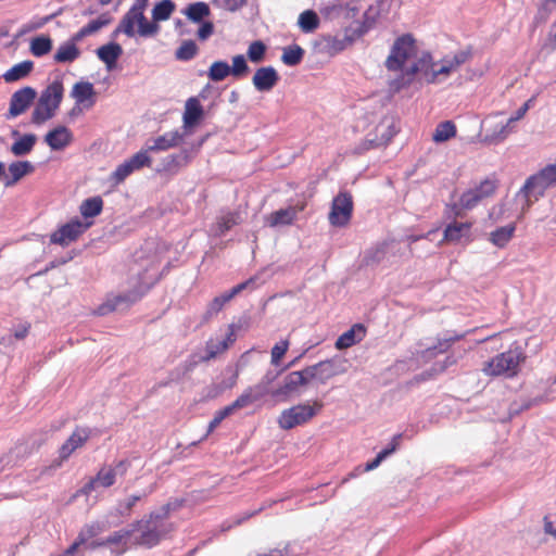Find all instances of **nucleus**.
<instances>
[{"instance_id": "obj_1", "label": "nucleus", "mask_w": 556, "mask_h": 556, "mask_svg": "<svg viewBox=\"0 0 556 556\" xmlns=\"http://www.w3.org/2000/svg\"><path fill=\"white\" fill-rule=\"evenodd\" d=\"M135 533L134 544L152 548L165 540L174 530L175 525L151 511L142 519L132 522Z\"/></svg>"}, {"instance_id": "obj_2", "label": "nucleus", "mask_w": 556, "mask_h": 556, "mask_svg": "<svg viewBox=\"0 0 556 556\" xmlns=\"http://www.w3.org/2000/svg\"><path fill=\"white\" fill-rule=\"evenodd\" d=\"M149 0H135L130 9L125 13L118 26L113 31V36L125 34L127 37L136 35L135 25H138V35L141 37H151L159 33L160 26L147 20L144 10Z\"/></svg>"}, {"instance_id": "obj_3", "label": "nucleus", "mask_w": 556, "mask_h": 556, "mask_svg": "<svg viewBox=\"0 0 556 556\" xmlns=\"http://www.w3.org/2000/svg\"><path fill=\"white\" fill-rule=\"evenodd\" d=\"M434 70L432 55L429 52H425L408 68L402 71L397 77L389 81V90L396 93L409 87L416 79L427 84H434Z\"/></svg>"}, {"instance_id": "obj_4", "label": "nucleus", "mask_w": 556, "mask_h": 556, "mask_svg": "<svg viewBox=\"0 0 556 556\" xmlns=\"http://www.w3.org/2000/svg\"><path fill=\"white\" fill-rule=\"evenodd\" d=\"M157 281V274H149L146 270L142 274H139L137 286L135 289L114 295L112 298H108V300L98 308V313L100 315H105L108 313L125 309L129 305L134 304L138 300H140L148 290Z\"/></svg>"}, {"instance_id": "obj_5", "label": "nucleus", "mask_w": 556, "mask_h": 556, "mask_svg": "<svg viewBox=\"0 0 556 556\" xmlns=\"http://www.w3.org/2000/svg\"><path fill=\"white\" fill-rule=\"evenodd\" d=\"M556 186V164H548L538 173L529 176L523 186L517 192L516 197H522L525 204L522 210H527L531 205V197L538 200L543 197L544 192Z\"/></svg>"}, {"instance_id": "obj_6", "label": "nucleus", "mask_w": 556, "mask_h": 556, "mask_svg": "<svg viewBox=\"0 0 556 556\" xmlns=\"http://www.w3.org/2000/svg\"><path fill=\"white\" fill-rule=\"evenodd\" d=\"M525 356L519 348L509 349L506 352L500 353L496 356L488 361L482 371L486 376H506L513 377L518 372L519 365L523 361Z\"/></svg>"}, {"instance_id": "obj_7", "label": "nucleus", "mask_w": 556, "mask_h": 556, "mask_svg": "<svg viewBox=\"0 0 556 556\" xmlns=\"http://www.w3.org/2000/svg\"><path fill=\"white\" fill-rule=\"evenodd\" d=\"M321 408V404L315 402L314 405L302 403L290 408L283 409L278 417V425L283 430H291L298 426L308 422Z\"/></svg>"}, {"instance_id": "obj_8", "label": "nucleus", "mask_w": 556, "mask_h": 556, "mask_svg": "<svg viewBox=\"0 0 556 556\" xmlns=\"http://www.w3.org/2000/svg\"><path fill=\"white\" fill-rule=\"evenodd\" d=\"M415 40L412 35H402L391 47L389 56L386 60V67L390 72L404 71V64L415 54Z\"/></svg>"}, {"instance_id": "obj_9", "label": "nucleus", "mask_w": 556, "mask_h": 556, "mask_svg": "<svg viewBox=\"0 0 556 556\" xmlns=\"http://www.w3.org/2000/svg\"><path fill=\"white\" fill-rule=\"evenodd\" d=\"M353 213V199L351 193L340 191L331 203L328 219L333 227H344L351 220Z\"/></svg>"}, {"instance_id": "obj_10", "label": "nucleus", "mask_w": 556, "mask_h": 556, "mask_svg": "<svg viewBox=\"0 0 556 556\" xmlns=\"http://www.w3.org/2000/svg\"><path fill=\"white\" fill-rule=\"evenodd\" d=\"M91 225V222L84 223L78 218H74L53 231L50 235V242L61 247H67L70 243L76 241Z\"/></svg>"}, {"instance_id": "obj_11", "label": "nucleus", "mask_w": 556, "mask_h": 556, "mask_svg": "<svg viewBox=\"0 0 556 556\" xmlns=\"http://www.w3.org/2000/svg\"><path fill=\"white\" fill-rule=\"evenodd\" d=\"M258 276H253L249 278L248 280L238 283L233 288H231L229 291L215 296L208 304L206 313H205V319L211 318L213 315H216L218 312H220L226 303H228L231 299H233L236 295L241 293L244 290H254L260 287L258 282Z\"/></svg>"}, {"instance_id": "obj_12", "label": "nucleus", "mask_w": 556, "mask_h": 556, "mask_svg": "<svg viewBox=\"0 0 556 556\" xmlns=\"http://www.w3.org/2000/svg\"><path fill=\"white\" fill-rule=\"evenodd\" d=\"M91 437V429L88 427H76L70 438L60 446L59 458L54 467H60L71 455L85 445Z\"/></svg>"}, {"instance_id": "obj_13", "label": "nucleus", "mask_w": 556, "mask_h": 556, "mask_svg": "<svg viewBox=\"0 0 556 556\" xmlns=\"http://www.w3.org/2000/svg\"><path fill=\"white\" fill-rule=\"evenodd\" d=\"M37 92L33 87L26 86L16 90L10 99V108L7 118H14L27 111L36 99Z\"/></svg>"}, {"instance_id": "obj_14", "label": "nucleus", "mask_w": 556, "mask_h": 556, "mask_svg": "<svg viewBox=\"0 0 556 556\" xmlns=\"http://www.w3.org/2000/svg\"><path fill=\"white\" fill-rule=\"evenodd\" d=\"M129 467V463L125 459L118 460L112 465L103 466L93 477L98 486L108 489L116 482L117 476L123 477Z\"/></svg>"}, {"instance_id": "obj_15", "label": "nucleus", "mask_w": 556, "mask_h": 556, "mask_svg": "<svg viewBox=\"0 0 556 556\" xmlns=\"http://www.w3.org/2000/svg\"><path fill=\"white\" fill-rule=\"evenodd\" d=\"M185 135L179 130L167 131L159 137L151 138L146 142V147L151 152L167 151L172 148L178 147Z\"/></svg>"}, {"instance_id": "obj_16", "label": "nucleus", "mask_w": 556, "mask_h": 556, "mask_svg": "<svg viewBox=\"0 0 556 556\" xmlns=\"http://www.w3.org/2000/svg\"><path fill=\"white\" fill-rule=\"evenodd\" d=\"M63 96V83L61 79H55L41 91L38 101L41 102V105L49 108L55 113L60 108Z\"/></svg>"}, {"instance_id": "obj_17", "label": "nucleus", "mask_w": 556, "mask_h": 556, "mask_svg": "<svg viewBox=\"0 0 556 556\" xmlns=\"http://www.w3.org/2000/svg\"><path fill=\"white\" fill-rule=\"evenodd\" d=\"M278 81L279 74L273 66L257 68L252 78L254 88L260 92L270 91Z\"/></svg>"}, {"instance_id": "obj_18", "label": "nucleus", "mask_w": 556, "mask_h": 556, "mask_svg": "<svg viewBox=\"0 0 556 556\" xmlns=\"http://www.w3.org/2000/svg\"><path fill=\"white\" fill-rule=\"evenodd\" d=\"M305 386L302 374L292 371L288 374L282 383L273 392V399L277 401H286L299 387Z\"/></svg>"}, {"instance_id": "obj_19", "label": "nucleus", "mask_w": 556, "mask_h": 556, "mask_svg": "<svg viewBox=\"0 0 556 556\" xmlns=\"http://www.w3.org/2000/svg\"><path fill=\"white\" fill-rule=\"evenodd\" d=\"M191 161V154L189 150H181L178 153L169 154L165 156L160 164V168L157 172L168 173V174H177L180 168L188 165Z\"/></svg>"}, {"instance_id": "obj_20", "label": "nucleus", "mask_w": 556, "mask_h": 556, "mask_svg": "<svg viewBox=\"0 0 556 556\" xmlns=\"http://www.w3.org/2000/svg\"><path fill=\"white\" fill-rule=\"evenodd\" d=\"M242 215L239 211H223L216 218L213 227L214 235L217 237L224 236L232 227L242 223Z\"/></svg>"}, {"instance_id": "obj_21", "label": "nucleus", "mask_w": 556, "mask_h": 556, "mask_svg": "<svg viewBox=\"0 0 556 556\" xmlns=\"http://www.w3.org/2000/svg\"><path fill=\"white\" fill-rule=\"evenodd\" d=\"M72 140L73 135L65 126H58L45 136L46 143L54 151L63 150Z\"/></svg>"}, {"instance_id": "obj_22", "label": "nucleus", "mask_w": 556, "mask_h": 556, "mask_svg": "<svg viewBox=\"0 0 556 556\" xmlns=\"http://www.w3.org/2000/svg\"><path fill=\"white\" fill-rule=\"evenodd\" d=\"M34 170V165L28 161H16L9 165L8 173L4 172L3 184L5 187L14 186L25 175Z\"/></svg>"}, {"instance_id": "obj_23", "label": "nucleus", "mask_w": 556, "mask_h": 556, "mask_svg": "<svg viewBox=\"0 0 556 556\" xmlns=\"http://www.w3.org/2000/svg\"><path fill=\"white\" fill-rule=\"evenodd\" d=\"M298 213L299 211L295 206L280 208L267 215L265 217V224L271 228L289 226L293 224L298 216Z\"/></svg>"}, {"instance_id": "obj_24", "label": "nucleus", "mask_w": 556, "mask_h": 556, "mask_svg": "<svg viewBox=\"0 0 556 556\" xmlns=\"http://www.w3.org/2000/svg\"><path fill=\"white\" fill-rule=\"evenodd\" d=\"M354 41L353 36L348 33L343 35H327L324 36V49L330 55H336L343 50H345L349 46H351Z\"/></svg>"}, {"instance_id": "obj_25", "label": "nucleus", "mask_w": 556, "mask_h": 556, "mask_svg": "<svg viewBox=\"0 0 556 556\" xmlns=\"http://www.w3.org/2000/svg\"><path fill=\"white\" fill-rule=\"evenodd\" d=\"M366 336V329L362 324L353 325L349 330L344 331L336 341L338 350H344L361 342Z\"/></svg>"}, {"instance_id": "obj_26", "label": "nucleus", "mask_w": 556, "mask_h": 556, "mask_svg": "<svg viewBox=\"0 0 556 556\" xmlns=\"http://www.w3.org/2000/svg\"><path fill=\"white\" fill-rule=\"evenodd\" d=\"M71 96L75 99L77 104H87V106H92L96 103L94 96V87L89 81H78L73 86L71 91Z\"/></svg>"}, {"instance_id": "obj_27", "label": "nucleus", "mask_w": 556, "mask_h": 556, "mask_svg": "<svg viewBox=\"0 0 556 556\" xmlns=\"http://www.w3.org/2000/svg\"><path fill=\"white\" fill-rule=\"evenodd\" d=\"M96 53L97 56L106 65L108 70H112L118 58L123 54V48L116 42H109L99 47Z\"/></svg>"}, {"instance_id": "obj_28", "label": "nucleus", "mask_w": 556, "mask_h": 556, "mask_svg": "<svg viewBox=\"0 0 556 556\" xmlns=\"http://www.w3.org/2000/svg\"><path fill=\"white\" fill-rule=\"evenodd\" d=\"M280 370L269 369L265 372L262 379L253 386V390L256 392V396L263 399L266 395H270L273 397V392H275L276 388H273V383L278 379Z\"/></svg>"}, {"instance_id": "obj_29", "label": "nucleus", "mask_w": 556, "mask_h": 556, "mask_svg": "<svg viewBox=\"0 0 556 556\" xmlns=\"http://www.w3.org/2000/svg\"><path fill=\"white\" fill-rule=\"evenodd\" d=\"M402 437V433L395 434L391 442L384 448H382L371 462H368L365 465L364 471H371L378 468L387 457L392 455L397 450Z\"/></svg>"}, {"instance_id": "obj_30", "label": "nucleus", "mask_w": 556, "mask_h": 556, "mask_svg": "<svg viewBox=\"0 0 556 556\" xmlns=\"http://www.w3.org/2000/svg\"><path fill=\"white\" fill-rule=\"evenodd\" d=\"M464 337L465 334H453L439 339L435 345L427 348L421 352V357L424 359H431L440 353H445L454 342L463 339Z\"/></svg>"}, {"instance_id": "obj_31", "label": "nucleus", "mask_w": 556, "mask_h": 556, "mask_svg": "<svg viewBox=\"0 0 556 556\" xmlns=\"http://www.w3.org/2000/svg\"><path fill=\"white\" fill-rule=\"evenodd\" d=\"M80 55V50L74 42H70L68 40L61 43L53 55V60L55 63H73Z\"/></svg>"}, {"instance_id": "obj_32", "label": "nucleus", "mask_w": 556, "mask_h": 556, "mask_svg": "<svg viewBox=\"0 0 556 556\" xmlns=\"http://www.w3.org/2000/svg\"><path fill=\"white\" fill-rule=\"evenodd\" d=\"M516 225L511 223L491 231L489 239L492 242V244L500 249H503L509 243V241L514 237Z\"/></svg>"}, {"instance_id": "obj_33", "label": "nucleus", "mask_w": 556, "mask_h": 556, "mask_svg": "<svg viewBox=\"0 0 556 556\" xmlns=\"http://www.w3.org/2000/svg\"><path fill=\"white\" fill-rule=\"evenodd\" d=\"M34 68V62L26 60L13 65L3 74V79L7 83L17 81L27 77Z\"/></svg>"}, {"instance_id": "obj_34", "label": "nucleus", "mask_w": 556, "mask_h": 556, "mask_svg": "<svg viewBox=\"0 0 556 556\" xmlns=\"http://www.w3.org/2000/svg\"><path fill=\"white\" fill-rule=\"evenodd\" d=\"M203 109L197 98H190L186 102L185 113H184V127L193 126L202 116Z\"/></svg>"}, {"instance_id": "obj_35", "label": "nucleus", "mask_w": 556, "mask_h": 556, "mask_svg": "<svg viewBox=\"0 0 556 556\" xmlns=\"http://www.w3.org/2000/svg\"><path fill=\"white\" fill-rule=\"evenodd\" d=\"M103 200L101 197H92L84 200L79 206V212L84 218H93L101 214Z\"/></svg>"}, {"instance_id": "obj_36", "label": "nucleus", "mask_w": 556, "mask_h": 556, "mask_svg": "<svg viewBox=\"0 0 556 556\" xmlns=\"http://www.w3.org/2000/svg\"><path fill=\"white\" fill-rule=\"evenodd\" d=\"M184 13L190 21L201 23L211 14V10L207 3L199 1L190 3Z\"/></svg>"}, {"instance_id": "obj_37", "label": "nucleus", "mask_w": 556, "mask_h": 556, "mask_svg": "<svg viewBox=\"0 0 556 556\" xmlns=\"http://www.w3.org/2000/svg\"><path fill=\"white\" fill-rule=\"evenodd\" d=\"M37 137L34 134H26L16 140L12 147L11 152L16 156H22L28 154L35 143H36Z\"/></svg>"}, {"instance_id": "obj_38", "label": "nucleus", "mask_w": 556, "mask_h": 556, "mask_svg": "<svg viewBox=\"0 0 556 556\" xmlns=\"http://www.w3.org/2000/svg\"><path fill=\"white\" fill-rule=\"evenodd\" d=\"M298 25L303 33H313L319 26V17L315 11L306 10L300 14Z\"/></svg>"}, {"instance_id": "obj_39", "label": "nucleus", "mask_w": 556, "mask_h": 556, "mask_svg": "<svg viewBox=\"0 0 556 556\" xmlns=\"http://www.w3.org/2000/svg\"><path fill=\"white\" fill-rule=\"evenodd\" d=\"M52 49V39L49 36H37L30 40V52L36 58L48 54Z\"/></svg>"}, {"instance_id": "obj_40", "label": "nucleus", "mask_w": 556, "mask_h": 556, "mask_svg": "<svg viewBox=\"0 0 556 556\" xmlns=\"http://www.w3.org/2000/svg\"><path fill=\"white\" fill-rule=\"evenodd\" d=\"M456 136V126L452 121H445L438 124L432 135L434 142H444Z\"/></svg>"}, {"instance_id": "obj_41", "label": "nucleus", "mask_w": 556, "mask_h": 556, "mask_svg": "<svg viewBox=\"0 0 556 556\" xmlns=\"http://www.w3.org/2000/svg\"><path fill=\"white\" fill-rule=\"evenodd\" d=\"M174 10L175 3L172 0H161L152 10V22L157 24V22L168 20Z\"/></svg>"}, {"instance_id": "obj_42", "label": "nucleus", "mask_w": 556, "mask_h": 556, "mask_svg": "<svg viewBox=\"0 0 556 556\" xmlns=\"http://www.w3.org/2000/svg\"><path fill=\"white\" fill-rule=\"evenodd\" d=\"M153 489L151 488L149 492L143 494H134L127 497L125 501H121L117 503L115 507L116 515L121 517H128L130 516L131 509L134 506L139 502L141 498L146 497L148 494L152 493Z\"/></svg>"}, {"instance_id": "obj_43", "label": "nucleus", "mask_w": 556, "mask_h": 556, "mask_svg": "<svg viewBox=\"0 0 556 556\" xmlns=\"http://www.w3.org/2000/svg\"><path fill=\"white\" fill-rule=\"evenodd\" d=\"M304 50L298 45H292L283 49L281 61L287 66H295L302 62Z\"/></svg>"}, {"instance_id": "obj_44", "label": "nucleus", "mask_w": 556, "mask_h": 556, "mask_svg": "<svg viewBox=\"0 0 556 556\" xmlns=\"http://www.w3.org/2000/svg\"><path fill=\"white\" fill-rule=\"evenodd\" d=\"M135 170L132 165L128 160H125L121 163L110 175L109 181L114 186H118L125 181L127 177H129Z\"/></svg>"}, {"instance_id": "obj_45", "label": "nucleus", "mask_w": 556, "mask_h": 556, "mask_svg": "<svg viewBox=\"0 0 556 556\" xmlns=\"http://www.w3.org/2000/svg\"><path fill=\"white\" fill-rule=\"evenodd\" d=\"M470 229V225L467 223H452L446 226L444 230V239L447 241L457 242L462 237L467 233Z\"/></svg>"}, {"instance_id": "obj_46", "label": "nucleus", "mask_w": 556, "mask_h": 556, "mask_svg": "<svg viewBox=\"0 0 556 556\" xmlns=\"http://www.w3.org/2000/svg\"><path fill=\"white\" fill-rule=\"evenodd\" d=\"M229 75H231L230 65L226 61L214 62L207 72V76L212 81L224 80Z\"/></svg>"}, {"instance_id": "obj_47", "label": "nucleus", "mask_w": 556, "mask_h": 556, "mask_svg": "<svg viewBox=\"0 0 556 556\" xmlns=\"http://www.w3.org/2000/svg\"><path fill=\"white\" fill-rule=\"evenodd\" d=\"M316 380L320 383H326L329 379L337 375L332 361H321L315 364Z\"/></svg>"}, {"instance_id": "obj_48", "label": "nucleus", "mask_w": 556, "mask_h": 556, "mask_svg": "<svg viewBox=\"0 0 556 556\" xmlns=\"http://www.w3.org/2000/svg\"><path fill=\"white\" fill-rule=\"evenodd\" d=\"M199 48L193 40H185L175 51L178 61H190L198 54Z\"/></svg>"}, {"instance_id": "obj_49", "label": "nucleus", "mask_w": 556, "mask_h": 556, "mask_svg": "<svg viewBox=\"0 0 556 556\" xmlns=\"http://www.w3.org/2000/svg\"><path fill=\"white\" fill-rule=\"evenodd\" d=\"M135 531L132 528V523L128 529H121L118 531L113 532L111 535L105 538V543L108 545H126L127 541L135 536Z\"/></svg>"}, {"instance_id": "obj_50", "label": "nucleus", "mask_w": 556, "mask_h": 556, "mask_svg": "<svg viewBox=\"0 0 556 556\" xmlns=\"http://www.w3.org/2000/svg\"><path fill=\"white\" fill-rule=\"evenodd\" d=\"M150 151L144 146L140 151L135 153L131 157L127 159L135 170H139L143 167H150L152 164V159L150 157Z\"/></svg>"}, {"instance_id": "obj_51", "label": "nucleus", "mask_w": 556, "mask_h": 556, "mask_svg": "<svg viewBox=\"0 0 556 556\" xmlns=\"http://www.w3.org/2000/svg\"><path fill=\"white\" fill-rule=\"evenodd\" d=\"M150 151L144 146L140 151L135 153L131 157L127 159L135 170H139L143 167H150L152 164V159L150 157Z\"/></svg>"}, {"instance_id": "obj_52", "label": "nucleus", "mask_w": 556, "mask_h": 556, "mask_svg": "<svg viewBox=\"0 0 556 556\" xmlns=\"http://www.w3.org/2000/svg\"><path fill=\"white\" fill-rule=\"evenodd\" d=\"M471 189L477 195H479L480 201H482L495 193L497 189V181L495 179L486 178Z\"/></svg>"}, {"instance_id": "obj_53", "label": "nucleus", "mask_w": 556, "mask_h": 556, "mask_svg": "<svg viewBox=\"0 0 556 556\" xmlns=\"http://www.w3.org/2000/svg\"><path fill=\"white\" fill-rule=\"evenodd\" d=\"M113 22V16L110 12H104L100 14L96 20L90 21L88 24H86L84 27L88 35H92L100 30L103 27H106Z\"/></svg>"}, {"instance_id": "obj_54", "label": "nucleus", "mask_w": 556, "mask_h": 556, "mask_svg": "<svg viewBox=\"0 0 556 556\" xmlns=\"http://www.w3.org/2000/svg\"><path fill=\"white\" fill-rule=\"evenodd\" d=\"M261 400L260 396H256V392L252 387H249L244 392L237 397L235 402H232L229 406L235 412L236 409L243 408L250 405L253 402Z\"/></svg>"}, {"instance_id": "obj_55", "label": "nucleus", "mask_w": 556, "mask_h": 556, "mask_svg": "<svg viewBox=\"0 0 556 556\" xmlns=\"http://www.w3.org/2000/svg\"><path fill=\"white\" fill-rule=\"evenodd\" d=\"M261 400L260 396H256V392L252 387H249L244 392L237 397L235 402H232L229 406L235 412L236 409L243 408L250 405L253 402Z\"/></svg>"}, {"instance_id": "obj_56", "label": "nucleus", "mask_w": 556, "mask_h": 556, "mask_svg": "<svg viewBox=\"0 0 556 556\" xmlns=\"http://www.w3.org/2000/svg\"><path fill=\"white\" fill-rule=\"evenodd\" d=\"M55 113L49 108L41 105V102H37L33 113H31V123L35 125H41L42 123L51 119Z\"/></svg>"}, {"instance_id": "obj_57", "label": "nucleus", "mask_w": 556, "mask_h": 556, "mask_svg": "<svg viewBox=\"0 0 556 556\" xmlns=\"http://www.w3.org/2000/svg\"><path fill=\"white\" fill-rule=\"evenodd\" d=\"M266 46L261 40H255L248 48V58L253 63H258L264 59Z\"/></svg>"}, {"instance_id": "obj_58", "label": "nucleus", "mask_w": 556, "mask_h": 556, "mask_svg": "<svg viewBox=\"0 0 556 556\" xmlns=\"http://www.w3.org/2000/svg\"><path fill=\"white\" fill-rule=\"evenodd\" d=\"M556 10V0H541L538 13L535 15L536 22H544L548 18L549 14Z\"/></svg>"}, {"instance_id": "obj_59", "label": "nucleus", "mask_w": 556, "mask_h": 556, "mask_svg": "<svg viewBox=\"0 0 556 556\" xmlns=\"http://www.w3.org/2000/svg\"><path fill=\"white\" fill-rule=\"evenodd\" d=\"M249 71V66L244 55L238 54L232 58V66H230V73L235 77H241L247 74Z\"/></svg>"}, {"instance_id": "obj_60", "label": "nucleus", "mask_w": 556, "mask_h": 556, "mask_svg": "<svg viewBox=\"0 0 556 556\" xmlns=\"http://www.w3.org/2000/svg\"><path fill=\"white\" fill-rule=\"evenodd\" d=\"M542 401V397H535V399H526L522 400L520 403L515 402L509 407V414L511 416L518 415L523 410H527L531 408L532 406L538 405Z\"/></svg>"}, {"instance_id": "obj_61", "label": "nucleus", "mask_w": 556, "mask_h": 556, "mask_svg": "<svg viewBox=\"0 0 556 556\" xmlns=\"http://www.w3.org/2000/svg\"><path fill=\"white\" fill-rule=\"evenodd\" d=\"M289 349V341L281 340L280 342L276 343L271 349V358L270 363L274 366H278L280 364V361L282 356L287 353Z\"/></svg>"}, {"instance_id": "obj_62", "label": "nucleus", "mask_w": 556, "mask_h": 556, "mask_svg": "<svg viewBox=\"0 0 556 556\" xmlns=\"http://www.w3.org/2000/svg\"><path fill=\"white\" fill-rule=\"evenodd\" d=\"M184 503L185 501L181 498L170 500L155 513L163 519L167 520L170 513L179 509L184 505Z\"/></svg>"}, {"instance_id": "obj_63", "label": "nucleus", "mask_w": 556, "mask_h": 556, "mask_svg": "<svg viewBox=\"0 0 556 556\" xmlns=\"http://www.w3.org/2000/svg\"><path fill=\"white\" fill-rule=\"evenodd\" d=\"M480 202L479 195H477L472 189L465 191L459 198V204L463 208L471 210Z\"/></svg>"}, {"instance_id": "obj_64", "label": "nucleus", "mask_w": 556, "mask_h": 556, "mask_svg": "<svg viewBox=\"0 0 556 556\" xmlns=\"http://www.w3.org/2000/svg\"><path fill=\"white\" fill-rule=\"evenodd\" d=\"M471 58V49L468 48V49H465V50H460L458 52H456L452 59L450 60H446L447 63H450V65L452 66V68L455 71L457 70L460 65H463L464 63H466L469 59Z\"/></svg>"}]
</instances>
